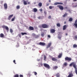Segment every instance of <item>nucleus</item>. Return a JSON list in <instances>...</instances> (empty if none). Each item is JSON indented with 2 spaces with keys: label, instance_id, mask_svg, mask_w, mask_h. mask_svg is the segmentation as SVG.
<instances>
[{
  "label": "nucleus",
  "instance_id": "nucleus-2",
  "mask_svg": "<svg viewBox=\"0 0 77 77\" xmlns=\"http://www.w3.org/2000/svg\"><path fill=\"white\" fill-rule=\"evenodd\" d=\"M42 28L45 29L46 28H48V26L46 24H44L42 25Z\"/></svg>",
  "mask_w": 77,
  "mask_h": 77
},
{
  "label": "nucleus",
  "instance_id": "nucleus-59",
  "mask_svg": "<svg viewBox=\"0 0 77 77\" xmlns=\"http://www.w3.org/2000/svg\"><path fill=\"white\" fill-rule=\"evenodd\" d=\"M50 48H51V49H53V48L52 47H51Z\"/></svg>",
  "mask_w": 77,
  "mask_h": 77
},
{
  "label": "nucleus",
  "instance_id": "nucleus-12",
  "mask_svg": "<svg viewBox=\"0 0 77 77\" xmlns=\"http://www.w3.org/2000/svg\"><path fill=\"white\" fill-rule=\"evenodd\" d=\"M52 60V61H57V59L54 57H53L51 58Z\"/></svg>",
  "mask_w": 77,
  "mask_h": 77
},
{
  "label": "nucleus",
  "instance_id": "nucleus-32",
  "mask_svg": "<svg viewBox=\"0 0 77 77\" xmlns=\"http://www.w3.org/2000/svg\"><path fill=\"white\" fill-rule=\"evenodd\" d=\"M74 26H75V28H77V23H74Z\"/></svg>",
  "mask_w": 77,
  "mask_h": 77
},
{
  "label": "nucleus",
  "instance_id": "nucleus-54",
  "mask_svg": "<svg viewBox=\"0 0 77 77\" xmlns=\"http://www.w3.org/2000/svg\"><path fill=\"white\" fill-rule=\"evenodd\" d=\"M44 13L45 14V15H46L47 14V12H46V11H44Z\"/></svg>",
  "mask_w": 77,
  "mask_h": 77
},
{
  "label": "nucleus",
  "instance_id": "nucleus-34",
  "mask_svg": "<svg viewBox=\"0 0 77 77\" xmlns=\"http://www.w3.org/2000/svg\"><path fill=\"white\" fill-rule=\"evenodd\" d=\"M41 36L42 37H43L44 36V32H42V34H41Z\"/></svg>",
  "mask_w": 77,
  "mask_h": 77
},
{
  "label": "nucleus",
  "instance_id": "nucleus-64",
  "mask_svg": "<svg viewBox=\"0 0 77 77\" xmlns=\"http://www.w3.org/2000/svg\"><path fill=\"white\" fill-rule=\"evenodd\" d=\"M66 8H67V7H66Z\"/></svg>",
  "mask_w": 77,
  "mask_h": 77
},
{
  "label": "nucleus",
  "instance_id": "nucleus-19",
  "mask_svg": "<svg viewBox=\"0 0 77 77\" xmlns=\"http://www.w3.org/2000/svg\"><path fill=\"white\" fill-rule=\"evenodd\" d=\"M0 37L1 38H3L4 37V34L3 33H1L0 34Z\"/></svg>",
  "mask_w": 77,
  "mask_h": 77
},
{
  "label": "nucleus",
  "instance_id": "nucleus-49",
  "mask_svg": "<svg viewBox=\"0 0 77 77\" xmlns=\"http://www.w3.org/2000/svg\"><path fill=\"white\" fill-rule=\"evenodd\" d=\"M73 8H76V7H77V5H76L75 6L73 5Z\"/></svg>",
  "mask_w": 77,
  "mask_h": 77
},
{
  "label": "nucleus",
  "instance_id": "nucleus-25",
  "mask_svg": "<svg viewBox=\"0 0 77 77\" xmlns=\"http://www.w3.org/2000/svg\"><path fill=\"white\" fill-rule=\"evenodd\" d=\"M54 8V7L53 6H50L49 7V8L50 9H53V8Z\"/></svg>",
  "mask_w": 77,
  "mask_h": 77
},
{
  "label": "nucleus",
  "instance_id": "nucleus-37",
  "mask_svg": "<svg viewBox=\"0 0 77 77\" xmlns=\"http://www.w3.org/2000/svg\"><path fill=\"white\" fill-rule=\"evenodd\" d=\"M33 73L34 74V75H37V72H33Z\"/></svg>",
  "mask_w": 77,
  "mask_h": 77
},
{
  "label": "nucleus",
  "instance_id": "nucleus-33",
  "mask_svg": "<svg viewBox=\"0 0 77 77\" xmlns=\"http://www.w3.org/2000/svg\"><path fill=\"white\" fill-rule=\"evenodd\" d=\"M46 59H47V57H46V56H45V55H44V60L46 61Z\"/></svg>",
  "mask_w": 77,
  "mask_h": 77
},
{
  "label": "nucleus",
  "instance_id": "nucleus-31",
  "mask_svg": "<svg viewBox=\"0 0 77 77\" xmlns=\"http://www.w3.org/2000/svg\"><path fill=\"white\" fill-rule=\"evenodd\" d=\"M57 27H60V24L59 23H58L57 24Z\"/></svg>",
  "mask_w": 77,
  "mask_h": 77
},
{
  "label": "nucleus",
  "instance_id": "nucleus-58",
  "mask_svg": "<svg viewBox=\"0 0 77 77\" xmlns=\"http://www.w3.org/2000/svg\"><path fill=\"white\" fill-rule=\"evenodd\" d=\"M27 3L29 5L30 4V2H28Z\"/></svg>",
  "mask_w": 77,
  "mask_h": 77
},
{
  "label": "nucleus",
  "instance_id": "nucleus-7",
  "mask_svg": "<svg viewBox=\"0 0 77 77\" xmlns=\"http://www.w3.org/2000/svg\"><path fill=\"white\" fill-rule=\"evenodd\" d=\"M50 31L51 33H55V32L56 31L54 29H51Z\"/></svg>",
  "mask_w": 77,
  "mask_h": 77
},
{
  "label": "nucleus",
  "instance_id": "nucleus-53",
  "mask_svg": "<svg viewBox=\"0 0 77 77\" xmlns=\"http://www.w3.org/2000/svg\"><path fill=\"white\" fill-rule=\"evenodd\" d=\"M46 6H49V3H47L46 4Z\"/></svg>",
  "mask_w": 77,
  "mask_h": 77
},
{
  "label": "nucleus",
  "instance_id": "nucleus-8",
  "mask_svg": "<svg viewBox=\"0 0 77 77\" xmlns=\"http://www.w3.org/2000/svg\"><path fill=\"white\" fill-rule=\"evenodd\" d=\"M13 16H14L13 14H11L9 15L8 17V20H11V18H12V17Z\"/></svg>",
  "mask_w": 77,
  "mask_h": 77
},
{
  "label": "nucleus",
  "instance_id": "nucleus-28",
  "mask_svg": "<svg viewBox=\"0 0 77 77\" xmlns=\"http://www.w3.org/2000/svg\"><path fill=\"white\" fill-rule=\"evenodd\" d=\"M72 20H73L72 18L70 17L69 20V21H72Z\"/></svg>",
  "mask_w": 77,
  "mask_h": 77
},
{
  "label": "nucleus",
  "instance_id": "nucleus-43",
  "mask_svg": "<svg viewBox=\"0 0 77 77\" xmlns=\"http://www.w3.org/2000/svg\"><path fill=\"white\" fill-rule=\"evenodd\" d=\"M58 5H63V3L62 2H58Z\"/></svg>",
  "mask_w": 77,
  "mask_h": 77
},
{
  "label": "nucleus",
  "instance_id": "nucleus-44",
  "mask_svg": "<svg viewBox=\"0 0 77 77\" xmlns=\"http://www.w3.org/2000/svg\"><path fill=\"white\" fill-rule=\"evenodd\" d=\"M48 19H51V16H49L48 17Z\"/></svg>",
  "mask_w": 77,
  "mask_h": 77
},
{
  "label": "nucleus",
  "instance_id": "nucleus-35",
  "mask_svg": "<svg viewBox=\"0 0 77 77\" xmlns=\"http://www.w3.org/2000/svg\"><path fill=\"white\" fill-rule=\"evenodd\" d=\"M16 8L17 9H20V7L19 5H17L16 7Z\"/></svg>",
  "mask_w": 77,
  "mask_h": 77
},
{
  "label": "nucleus",
  "instance_id": "nucleus-16",
  "mask_svg": "<svg viewBox=\"0 0 77 77\" xmlns=\"http://www.w3.org/2000/svg\"><path fill=\"white\" fill-rule=\"evenodd\" d=\"M66 25H65L63 26V30H65L66 29Z\"/></svg>",
  "mask_w": 77,
  "mask_h": 77
},
{
  "label": "nucleus",
  "instance_id": "nucleus-5",
  "mask_svg": "<svg viewBox=\"0 0 77 77\" xmlns=\"http://www.w3.org/2000/svg\"><path fill=\"white\" fill-rule=\"evenodd\" d=\"M44 66L46 68H48V69H49V68H50V66H49V65H48L47 64L44 63Z\"/></svg>",
  "mask_w": 77,
  "mask_h": 77
},
{
  "label": "nucleus",
  "instance_id": "nucleus-36",
  "mask_svg": "<svg viewBox=\"0 0 77 77\" xmlns=\"http://www.w3.org/2000/svg\"><path fill=\"white\" fill-rule=\"evenodd\" d=\"M66 16H67V14L66 13L65 14H64L63 17H65Z\"/></svg>",
  "mask_w": 77,
  "mask_h": 77
},
{
  "label": "nucleus",
  "instance_id": "nucleus-61",
  "mask_svg": "<svg viewBox=\"0 0 77 77\" xmlns=\"http://www.w3.org/2000/svg\"><path fill=\"white\" fill-rule=\"evenodd\" d=\"M66 36H67V35H68V34L67 33L66 34Z\"/></svg>",
  "mask_w": 77,
  "mask_h": 77
},
{
  "label": "nucleus",
  "instance_id": "nucleus-24",
  "mask_svg": "<svg viewBox=\"0 0 77 77\" xmlns=\"http://www.w3.org/2000/svg\"><path fill=\"white\" fill-rule=\"evenodd\" d=\"M56 76L57 77H60V75L59 74V73H57L56 75Z\"/></svg>",
  "mask_w": 77,
  "mask_h": 77
},
{
  "label": "nucleus",
  "instance_id": "nucleus-39",
  "mask_svg": "<svg viewBox=\"0 0 77 77\" xmlns=\"http://www.w3.org/2000/svg\"><path fill=\"white\" fill-rule=\"evenodd\" d=\"M74 39H77V35H75L74 37Z\"/></svg>",
  "mask_w": 77,
  "mask_h": 77
},
{
  "label": "nucleus",
  "instance_id": "nucleus-38",
  "mask_svg": "<svg viewBox=\"0 0 77 77\" xmlns=\"http://www.w3.org/2000/svg\"><path fill=\"white\" fill-rule=\"evenodd\" d=\"M10 32L11 33H12L13 32V30L12 29H10Z\"/></svg>",
  "mask_w": 77,
  "mask_h": 77
},
{
  "label": "nucleus",
  "instance_id": "nucleus-41",
  "mask_svg": "<svg viewBox=\"0 0 77 77\" xmlns=\"http://www.w3.org/2000/svg\"><path fill=\"white\" fill-rule=\"evenodd\" d=\"M38 19H39V20H40V19H42V18L41 16H39L38 17Z\"/></svg>",
  "mask_w": 77,
  "mask_h": 77
},
{
  "label": "nucleus",
  "instance_id": "nucleus-21",
  "mask_svg": "<svg viewBox=\"0 0 77 77\" xmlns=\"http://www.w3.org/2000/svg\"><path fill=\"white\" fill-rule=\"evenodd\" d=\"M68 65V64L67 63H65L63 65V66H66Z\"/></svg>",
  "mask_w": 77,
  "mask_h": 77
},
{
  "label": "nucleus",
  "instance_id": "nucleus-18",
  "mask_svg": "<svg viewBox=\"0 0 77 77\" xmlns=\"http://www.w3.org/2000/svg\"><path fill=\"white\" fill-rule=\"evenodd\" d=\"M33 11L34 12H36L38 11V9L36 8H34L33 9Z\"/></svg>",
  "mask_w": 77,
  "mask_h": 77
},
{
  "label": "nucleus",
  "instance_id": "nucleus-57",
  "mask_svg": "<svg viewBox=\"0 0 77 77\" xmlns=\"http://www.w3.org/2000/svg\"><path fill=\"white\" fill-rule=\"evenodd\" d=\"M49 2H51V0H49Z\"/></svg>",
  "mask_w": 77,
  "mask_h": 77
},
{
  "label": "nucleus",
  "instance_id": "nucleus-51",
  "mask_svg": "<svg viewBox=\"0 0 77 77\" xmlns=\"http://www.w3.org/2000/svg\"><path fill=\"white\" fill-rule=\"evenodd\" d=\"M18 35H19L20 38H21V34H18Z\"/></svg>",
  "mask_w": 77,
  "mask_h": 77
},
{
  "label": "nucleus",
  "instance_id": "nucleus-55",
  "mask_svg": "<svg viewBox=\"0 0 77 77\" xmlns=\"http://www.w3.org/2000/svg\"><path fill=\"white\" fill-rule=\"evenodd\" d=\"M77 23V19L75 21V23Z\"/></svg>",
  "mask_w": 77,
  "mask_h": 77
},
{
  "label": "nucleus",
  "instance_id": "nucleus-13",
  "mask_svg": "<svg viewBox=\"0 0 77 77\" xmlns=\"http://www.w3.org/2000/svg\"><path fill=\"white\" fill-rule=\"evenodd\" d=\"M32 36H34V38H38V35L35 34V33L32 34Z\"/></svg>",
  "mask_w": 77,
  "mask_h": 77
},
{
  "label": "nucleus",
  "instance_id": "nucleus-6",
  "mask_svg": "<svg viewBox=\"0 0 77 77\" xmlns=\"http://www.w3.org/2000/svg\"><path fill=\"white\" fill-rule=\"evenodd\" d=\"M2 28H3V29H6L7 31H9V28H8V26H2Z\"/></svg>",
  "mask_w": 77,
  "mask_h": 77
},
{
  "label": "nucleus",
  "instance_id": "nucleus-20",
  "mask_svg": "<svg viewBox=\"0 0 77 77\" xmlns=\"http://www.w3.org/2000/svg\"><path fill=\"white\" fill-rule=\"evenodd\" d=\"M42 5V3L41 2H40L38 4V6H39V7H41Z\"/></svg>",
  "mask_w": 77,
  "mask_h": 77
},
{
  "label": "nucleus",
  "instance_id": "nucleus-56",
  "mask_svg": "<svg viewBox=\"0 0 77 77\" xmlns=\"http://www.w3.org/2000/svg\"><path fill=\"white\" fill-rule=\"evenodd\" d=\"M77 1V0H73V2H76Z\"/></svg>",
  "mask_w": 77,
  "mask_h": 77
},
{
  "label": "nucleus",
  "instance_id": "nucleus-50",
  "mask_svg": "<svg viewBox=\"0 0 77 77\" xmlns=\"http://www.w3.org/2000/svg\"><path fill=\"white\" fill-rule=\"evenodd\" d=\"M48 38H50V37H51V36H50V35H48Z\"/></svg>",
  "mask_w": 77,
  "mask_h": 77
},
{
  "label": "nucleus",
  "instance_id": "nucleus-17",
  "mask_svg": "<svg viewBox=\"0 0 77 77\" xmlns=\"http://www.w3.org/2000/svg\"><path fill=\"white\" fill-rule=\"evenodd\" d=\"M62 54H59L58 55V58H61V57H62Z\"/></svg>",
  "mask_w": 77,
  "mask_h": 77
},
{
  "label": "nucleus",
  "instance_id": "nucleus-40",
  "mask_svg": "<svg viewBox=\"0 0 77 77\" xmlns=\"http://www.w3.org/2000/svg\"><path fill=\"white\" fill-rule=\"evenodd\" d=\"M54 5H58V2L55 3Z\"/></svg>",
  "mask_w": 77,
  "mask_h": 77
},
{
  "label": "nucleus",
  "instance_id": "nucleus-47",
  "mask_svg": "<svg viewBox=\"0 0 77 77\" xmlns=\"http://www.w3.org/2000/svg\"><path fill=\"white\" fill-rule=\"evenodd\" d=\"M39 11H40V12H42V11H43L42 9L41 8V9H40Z\"/></svg>",
  "mask_w": 77,
  "mask_h": 77
},
{
  "label": "nucleus",
  "instance_id": "nucleus-45",
  "mask_svg": "<svg viewBox=\"0 0 77 77\" xmlns=\"http://www.w3.org/2000/svg\"><path fill=\"white\" fill-rule=\"evenodd\" d=\"M13 62L14 63V64H17V63L15 62V60H13Z\"/></svg>",
  "mask_w": 77,
  "mask_h": 77
},
{
  "label": "nucleus",
  "instance_id": "nucleus-11",
  "mask_svg": "<svg viewBox=\"0 0 77 77\" xmlns=\"http://www.w3.org/2000/svg\"><path fill=\"white\" fill-rule=\"evenodd\" d=\"M4 6L5 8V9H7L8 8V5L6 3H5L4 4Z\"/></svg>",
  "mask_w": 77,
  "mask_h": 77
},
{
  "label": "nucleus",
  "instance_id": "nucleus-42",
  "mask_svg": "<svg viewBox=\"0 0 77 77\" xmlns=\"http://www.w3.org/2000/svg\"><path fill=\"white\" fill-rule=\"evenodd\" d=\"M75 72L76 74H77V68L76 69H75Z\"/></svg>",
  "mask_w": 77,
  "mask_h": 77
},
{
  "label": "nucleus",
  "instance_id": "nucleus-52",
  "mask_svg": "<svg viewBox=\"0 0 77 77\" xmlns=\"http://www.w3.org/2000/svg\"><path fill=\"white\" fill-rule=\"evenodd\" d=\"M20 77H23V75H20Z\"/></svg>",
  "mask_w": 77,
  "mask_h": 77
},
{
  "label": "nucleus",
  "instance_id": "nucleus-14",
  "mask_svg": "<svg viewBox=\"0 0 77 77\" xmlns=\"http://www.w3.org/2000/svg\"><path fill=\"white\" fill-rule=\"evenodd\" d=\"M73 66L75 68V69H77V65H76V64L75 63L73 64Z\"/></svg>",
  "mask_w": 77,
  "mask_h": 77
},
{
  "label": "nucleus",
  "instance_id": "nucleus-48",
  "mask_svg": "<svg viewBox=\"0 0 77 77\" xmlns=\"http://www.w3.org/2000/svg\"><path fill=\"white\" fill-rule=\"evenodd\" d=\"M58 39H61V37L60 36H58Z\"/></svg>",
  "mask_w": 77,
  "mask_h": 77
},
{
  "label": "nucleus",
  "instance_id": "nucleus-60",
  "mask_svg": "<svg viewBox=\"0 0 77 77\" xmlns=\"http://www.w3.org/2000/svg\"><path fill=\"white\" fill-rule=\"evenodd\" d=\"M3 3V2L2 1V2H1V3H2H2Z\"/></svg>",
  "mask_w": 77,
  "mask_h": 77
},
{
  "label": "nucleus",
  "instance_id": "nucleus-26",
  "mask_svg": "<svg viewBox=\"0 0 77 77\" xmlns=\"http://www.w3.org/2000/svg\"><path fill=\"white\" fill-rule=\"evenodd\" d=\"M23 4L24 5H27V1H24Z\"/></svg>",
  "mask_w": 77,
  "mask_h": 77
},
{
  "label": "nucleus",
  "instance_id": "nucleus-27",
  "mask_svg": "<svg viewBox=\"0 0 77 77\" xmlns=\"http://www.w3.org/2000/svg\"><path fill=\"white\" fill-rule=\"evenodd\" d=\"M74 62H72V63L71 64H69V66H72V65H74Z\"/></svg>",
  "mask_w": 77,
  "mask_h": 77
},
{
  "label": "nucleus",
  "instance_id": "nucleus-29",
  "mask_svg": "<svg viewBox=\"0 0 77 77\" xmlns=\"http://www.w3.org/2000/svg\"><path fill=\"white\" fill-rule=\"evenodd\" d=\"M21 35H27V33H26V32H21Z\"/></svg>",
  "mask_w": 77,
  "mask_h": 77
},
{
  "label": "nucleus",
  "instance_id": "nucleus-3",
  "mask_svg": "<svg viewBox=\"0 0 77 77\" xmlns=\"http://www.w3.org/2000/svg\"><path fill=\"white\" fill-rule=\"evenodd\" d=\"M57 7L59 8L61 10V11H63V7L60 5H58L57 6Z\"/></svg>",
  "mask_w": 77,
  "mask_h": 77
},
{
  "label": "nucleus",
  "instance_id": "nucleus-15",
  "mask_svg": "<svg viewBox=\"0 0 77 77\" xmlns=\"http://www.w3.org/2000/svg\"><path fill=\"white\" fill-rule=\"evenodd\" d=\"M29 28L30 30H34V28L32 26H29Z\"/></svg>",
  "mask_w": 77,
  "mask_h": 77
},
{
  "label": "nucleus",
  "instance_id": "nucleus-10",
  "mask_svg": "<svg viewBox=\"0 0 77 77\" xmlns=\"http://www.w3.org/2000/svg\"><path fill=\"white\" fill-rule=\"evenodd\" d=\"M51 45V43H48V44L46 47L47 48H49V47H50Z\"/></svg>",
  "mask_w": 77,
  "mask_h": 77
},
{
  "label": "nucleus",
  "instance_id": "nucleus-46",
  "mask_svg": "<svg viewBox=\"0 0 77 77\" xmlns=\"http://www.w3.org/2000/svg\"><path fill=\"white\" fill-rule=\"evenodd\" d=\"M27 76L28 77H30V76H31V75H30V74H28L27 75Z\"/></svg>",
  "mask_w": 77,
  "mask_h": 77
},
{
  "label": "nucleus",
  "instance_id": "nucleus-62",
  "mask_svg": "<svg viewBox=\"0 0 77 77\" xmlns=\"http://www.w3.org/2000/svg\"><path fill=\"white\" fill-rule=\"evenodd\" d=\"M0 74H2V73L1 72H0Z\"/></svg>",
  "mask_w": 77,
  "mask_h": 77
},
{
  "label": "nucleus",
  "instance_id": "nucleus-1",
  "mask_svg": "<svg viewBox=\"0 0 77 77\" xmlns=\"http://www.w3.org/2000/svg\"><path fill=\"white\" fill-rule=\"evenodd\" d=\"M65 61H71L72 60V59L71 57H66L65 58Z\"/></svg>",
  "mask_w": 77,
  "mask_h": 77
},
{
  "label": "nucleus",
  "instance_id": "nucleus-23",
  "mask_svg": "<svg viewBox=\"0 0 77 77\" xmlns=\"http://www.w3.org/2000/svg\"><path fill=\"white\" fill-rule=\"evenodd\" d=\"M73 48H76V47H77V45L75 44H74L73 45Z\"/></svg>",
  "mask_w": 77,
  "mask_h": 77
},
{
  "label": "nucleus",
  "instance_id": "nucleus-22",
  "mask_svg": "<svg viewBox=\"0 0 77 77\" xmlns=\"http://www.w3.org/2000/svg\"><path fill=\"white\" fill-rule=\"evenodd\" d=\"M58 68V67L57 66H54L53 67V69H56Z\"/></svg>",
  "mask_w": 77,
  "mask_h": 77
},
{
  "label": "nucleus",
  "instance_id": "nucleus-4",
  "mask_svg": "<svg viewBox=\"0 0 77 77\" xmlns=\"http://www.w3.org/2000/svg\"><path fill=\"white\" fill-rule=\"evenodd\" d=\"M73 77V74L72 72H69V75L67 77Z\"/></svg>",
  "mask_w": 77,
  "mask_h": 77
},
{
  "label": "nucleus",
  "instance_id": "nucleus-63",
  "mask_svg": "<svg viewBox=\"0 0 77 77\" xmlns=\"http://www.w3.org/2000/svg\"><path fill=\"white\" fill-rule=\"evenodd\" d=\"M64 24H66V22H64Z\"/></svg>",
  "mask_w": 77,
  "mask_h": 77
},
{
  "label": "nucleus",
  "instance_id": "nucleus-9",
  "mask_svg": "<svg viewBox=\"0 0 77 77\" xmlns=\"http://www.w3.org/2000/svg\"><path fill=\"white\" fill-rule=\"evenodd\" d=\"M39 45H45V43L44 42H40L39 43Z\"/></svg>",
  "mask_w": 77,
  "mask_h": 77
},
{
  "label": "nucleus",
  "instance_id": "nucleus-30",
  "mask_svg": "<svg viewBox=\"0 0 77 77\" xmlns=\"http://www.w3.org/2000/svg\"><path fill=\"white\" fill-rule=\"evenodd\" d=\"M15 19V17H14L13 18H12L11 19V21H14Z\"/></svg>",
  "mask_w": 77,
  "mask_h": 77
}]
</instances>
